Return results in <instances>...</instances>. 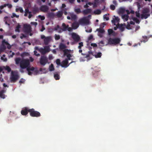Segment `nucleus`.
<instances>
[{
  "label": "nucleus",
  "instance_id": "obj_1",
  "mask_svg": "<svg viewBox=\"0 0 152 152\" xmlns=\"http://www.w3.org/2000/svg\"><path fill=\"white\" fill-rule=\"evenodd\" d=\"M15 61L17 65L20 64V67L22 69H27L30 65V61L28 59H21L20 57L16 58Z\"/></svg>",
  "mask_w": 152,
  "mask_h": 152
},
{
  "label": "nucleus",
  "instance_id": "obj_2",
  "mask_svg": "<svg viewBox=\"0 0 152 152\" xmlns=\"http://www.w3.org/2000/svg\"><path fill=\"white\" fill-rule=\"evenodd\" d=\"M150 11L149 8H144L142 11V14L141 15V18L146 19L149 17L150 15L149 13Z\"/></svg>",
  "mask_w": 152,
  "mask_h": 152
},
{
  "label": "nucleus",
  "instance_id": "obj_3",
  "mask_svg": "<svg viewBox=\"0 0 152 152\" xmlns=\"http://www.w3.org/2000/svg\"><path fill=\"white\" fill-rule=\"evenodd\" d=\"M121 40L118 38H110L108 40V43L110 45H116L120 43Z\"/></svg>",
  "mask_w": 152,
  "mask_h": 152
},
{
  "label": "nucleus",
  "instance_id": "obj_4",
  "mask_svg": "<svg viewBox=\"0 0 152 152\" xmlns=\"http://www.w3.org/2000/svg\"><path fill=\"white\" fill-rule=\"evenodd\" d=\"M19 76L17 72L13 71H11V75L10 77V80L12 82H15L18 79Z\"/></svg>",
  "mask_w": 152,
  "mask_h": 152
},
{
  "label": "nucleus",
  "instance_id": "obj_5",
  "mask_svg": "<svg viewBox=\"0 0 152 152\" xmlns=\"http://www.w3.org/2000/svg\"><path fill=\"white\" fill-rule=\"evenodd\" d=\"M30 115L31 116L33 117H39L41 116L40 113L37 111L35 110L33 108L30 109L29 110Z\"/></svg>",
  "mask_w": 152,
  "mask_h": 152
},
{
  "label": "nucleus",
  "instance_id": "obj_6",
  "mask_svg": "<svg viewBox=\"0 0 152 152\" xmlns=\"http://www.w3.org/2000/svg\"><path fill=\"white\" fill-rule=\"evenodd\" d=\"M26 70L28 71V74L30 75H31L32 73L31 71L34 72L35 73L37 74L38 72V71L37 68L32 66L31 67L30 65L28 66V67L27 68Z\"/></svg>",
  "mask_w": 152,
  "mask_h": 152
},
{
  "label": "nucleus",
  "instance_id": "obj_7",
  "mask_svg": "<svg viewBox=\"0 0 152 152\" xmlns=\"http://www.w3.org/2000/svg\"><path fill=\"white\" fill-rule=\"evenodd\" d=\"M48 61V59L46 56L45 55L42 56L39 59L40 64L42 66H45Z\"/></svg>",
  "mask_w": 152,
  "mask_h": 152
},
{
  "label": "nucleus",
  "instance_id": "obj_8",
  "mask_svg": "<svg viewBox=\"0 0 152 152\" xmlns=\"http://www.w3.org/2000/svg\"><path fill=\"white\" fill-rule=\"evenodd\" d=\"M50 48L49 46H45L44 48H40V52L42 54H45L50 51Z\"/></svg>",
  "mask_w": 152,
  "mask_h": 152
},
{
  "label": "nucleus",
  "instance_id": "obj_9",
  "mask_svg": "<svg viewBox=\"0 0 152 152\" xmlns=\"http://www.w3.org/2000/svg\"><path fill=\"white\" fill-rule=\"evenodd\" d=\"M70 50H69L67 49H65L63 50L64 55L66 56L67 58L65 59H67L68 61L69 60H71V57H72L71 54L70 53H70Z\"/></svg>",
  "mask_w": 152,
  "mask_h": 152
},
{
  "label": "nucleus",
  "instance_id": "obj_10",
  "mask_svg": "<svg viewBox=\"0 0 152 152\" xmlns=\"http://www.w3.org/2000/svg\"><path fill=\"white\" fill-rule=\"evenodd\" d=\"M72 37L75 42H77L80 41V36L75 33L72 34Z\"/></svg>",
  "mask_w": 152,
  "mask_h": 152
},
{
  "label": "nucleus",
  "instance_id": "obj_11",
  "mask_svg": "<svg viewBox=\"0 0 152 152\" xmlns=\"http://www.w3.org/2000/svg\"><path fill=\"white\" fill-rule=\"evenodd\" d=\"M24 31L26 33H29L31 31V28L30 25L25 24L24 25Z\"/></svg>",
  "mask_w": 152,
  "mask_h": 152
},
{
  "label": "nucleus",
  "instance_id": "obj_12",
  "mask_svg": "<svg viewBox=\"0 0 152 152\" xmlns=\"http://www.w3.org/2000/svg\"><path fill=\"white\" fill-rule=\"evenodd\" d=\"M62 28H61L58 31V32L59 33L62 32V31H65L67 30V27H69V25H66L65 23H63L62 24Z\"/></svg>",
  "mask_w": 152,
  "mask_h": 152
},
{
  "label": "nucleus",
  "instance_id": "obj_13",
  "mask_svg": "<svg viewBox=\"0 0 152 152\" xmlns=\"http://www.w3.org/2000/svg\"><path fill=\"white\" fill-rule=\"evenodd\" d=\"M30 110L27 107L23 108L21 111V114L23 115H26L29 112V110Z\"/></svg>",
  "mask_w": 152,
  "mask_h": 152
},
{
  "label": "nucleus",
  "instance_id": "obj_14",
  "mask_svg": "<svg viewBox=\"0 0 152 152\" xmlns=\"http://www.w3.org/2000/svg\"><path fill=\"white\" fill-rule=\"evenodd\" d=\"M69 65V64H68V61L66 59L63 61L61 64V66L62 67L66 68Z\"/></svg>",
  "mask_w": 152,
  "mask_h": 152
},
{
  "label": "nucleus",
  "instance_id": "obj_15",
  "mask_svg": "<svg viewBox=\"0 0 152 152\" xmlns=\"http://www.w3.org/2000/svg\"><path fill=\"white\" fill-rule=\"evenodd\" d=\"M79 22L80 24H84L88 25L89 23V20L85 18L80 19L79 20Z\"/></svg>",
  "mask_w": 152,
  "mask_h": 152
},
{
  "label": "nucleus",
  "instance_id": "obj_16",
  "mask_svg": "<svg viewBox=\"0 0 152 152\" xmlns=\"http://www.w3.org/2000/svg\"><path fill=\"white\" fill-rule=\"evenodd\" d=\"M39 9L41 11L46 12L48 11L49 10V7L46 5H42L41 6Z\"/></svg>",
  "mask_w": 152,
  "mask_h": 152
},
{
  "label": "nucleus",
  "instance_id": "obj_17",
  "mask_svg": "<svg viewBox=\"0 0 152 152\" xmlns=\"http://www.w3.org/2000/svg\"><path fill=\"white\" fill-rule=\"evenodd\" d=\"M118 28L121 32L123 31L125 29L126 25L125 23L119 24L118 23Z\"/></svg>",
  "mask_w": 152,
  "mask_h": 152
},
{
  "label": "nucleus",
  "instance_id": "obj_18",
  "mask_svg": "<svg viewBox=\"0 0 152 152\" xmlns=\"http://www.w3.org/2000/svg\"><path fill=\"white\" fill-rule=\"evenodd\" d=\"M51 40V37L50 36L46 37L44 39V42L45 45H48Z\"/></svg>",
  "mask_w": 152,
  "mask_h": 152
},
{
  "label": "nucleus",
  "instance_id": "obj_19",
  "mask_svg": "<svg viewBox=\"0 0 152 152\" xmlns=\"http://www.w3.org/2000/svg\"><path fill=\"white\" fill-rule=\"evenodd\" d=\"M56 15L54 12H50L47 14V16L48 18L53 19L54 18Z\"/></svg>",
  "mask_w": 152,
  "mask_h": 152
},
{
  "label": "nucleus",
  "instance_id": "obj_20",
  "mask_svg": "<svg viewBox=\"0 0 152 152\" xmlns=\"http://www.w3.org/2000/svg\"><path fill=\"white\" fill-rule=\"evenodd\" d=\"M6 92V90L3 89L0 91V97L3 99H5L6 95L4 94V93Z\"/></svg>",
  "mask_w": 152,
  "mask_h": 152
},
{
  "label": "nucleus",
  "instance_id": "obj_21",
  "mask_svg": "<svg viewBox=\"0 0 152 152\" xmlns=\"http://www.w3.org/2000/svg\"><path fill=\"white\" fill-rule=\"evenodd\" d=\"M114 17H115L114 19H113V20H112V22L114 24V25H116L115 24V23L116 22H118L119 21L120 19L118 17H116L115 16H114Z\"/></svg>",
  "mask_w": 152,
  "mask_h": 152
},
{
  "label": "nucleus",
  "instance_id": "obj_22",
  "mask_svg": "<svg viewBox=\"0 0 152 152\" xmlns=\"http://www.w3.org/2000/svg\"><path fill=\"white\" fill-rule=\"evenodd\" d=\"M91 11V9H87L83 11L82 12L83 14L85 15L90 13Z\"/></svg>",
  "mask_w": 152,
  "mask_h": 152
},
{
  "label": "nucleus",
  "instance_id": "obj_23",
  "mask_svg": "<svg viewBox=\"0 0 152 152\" xmlns=\"http://www.w3.org/2000/svg\"><path fill=\"white\" fill-rule=\"evenodd\" d=\"M149 37H148L147 36H142V39L140 40L141 42H143L144 43L147 42L148 40V39L149 38Z\"/></svg>",
  "mask_w": 152,
  "mask_h": 152
},
{
  "label": "nucleus",
  "instance_id": "obj_24",
  "mask_svg": "<svg viewBox=\"0 0 152 152\" xmlns=\"http://www.w3.org/2000/svg\"><path fill=\"white\" fill-rule=\"evenodd\" d=\"M32 11L34 14H36L37 13L39 12V9L37 7H34L33 8Z\"/></svg>",
  "mask_w": 152,
  "mask_h": 152
},
{
  "label": "nucleus",
  "instance_id": "obj_25",
  "mask_svg": "<svg viewBox=\"0 0 152 152\" xmlns=\"http://www.w3.org/2000/svg\"><path fill=\"white\" fill-rule=\"evenodd\" d=\"M63 12L62 11H58L56 15L58 18H60L63 15Z\"/></svg>",
  "mask_w": 152,
  "mask_h": 152
},
{
  "label": "nucleus",
  "instance_id": "obj_26",
  "mask_svg": "<svg viewBox=\"0 0 152 152\" xmlns=\"http://www.w3.org/2000/svg\"><path fill=\"white\" fill-rule=\"evenodd\" d=\"M3 43H5L6 45H7V48L9 49H10L11 48V46L9 44V43L7 41H5V40H3L2 41Z\"/></svg>",
  "mask_w": 152,
  "mask_h": 152
},
{
  "label": "nucleus",
  "instance_id": "obj_27",
  "mask_svg": "<svg viewBox=\"0 0 152 152\" xmlns=\"http://www.w3.org/2000/svg\"><path fill=\"white\" fill-rule=\"evenodd\" d=\"M66 47L65 45L62 43H60L59 46L60 49L62 50L66 48Z\"/></svg>",
  "mask_w": 152,
  "mask_h": 152
},
{
  "label": "nucleus",
  "instance_id": "obj_28",
  "mask_svg": "<svg viewBox=\"0 0 152 152\" xmlns=\"http://www.w3.org/2000/svg\"><path fill=\"white\" fill-rule=\"evenodd\" d=\"M79 26V24L77 22H74L72 24V27L75 29L77 28Z\"/></svg>",
  "mask_w": 152,
  "mask_h": 152
},
{
  "label": "nucleus",
  "instance_id": "obj_29",
  "mask_svg": "<svg viewBox=\"0 0 152 152\" xmlns=\"http://www.w3.org/2000/svg\"><path fill=\"white\" fill-rule=\"evenodd\" d=\"M96 31H98L99 33L101 34H103L105 32L103 28H97Z\"/></svg>",
  "mask_w": 152,
  "mask_h": 152
},
{
  "label": "nucleus",
  "instance_id": "obj_30",
  "mask_svg": "<svg viewBox=\"0 0 152 152\" xmlns=\"http://www.w3.org/2000/svg\"><path fill=\"white\" fill-rule=\"evenodd\" d=\"M54 77L56 80H58L60 79V77L59 74L58 73H55L54 75Z\"/></svg>",
  "mask_w": 152,
  "mask_h": 152
},
{
  "label": "nucleus",
  "instance_id": "obj_31",
  "mask_svg": "<svg viewBox=\"0 0 152 152\" xmlns=\"http://www.w3.org/2000/svg\"><path fill=\"white\" fill-rule=\"evenodd\" d=\"M74 11L77 14H79L81 12L80 9L79 8H75L74 9Z\"/></svg>",
  "mask_w": 152,
  "mask_h": 152
},
{
  "label": "nucleus",
  "instance_id": "obj_32",
  "mask_svg": "<svg viewBox=\"0 0 152 152\" xmlns=\"http://www.w3.org/2000/svg\"><path fill=\"white\" fill-rule=\"evenodd\" d=\"M16 12H18L19 11H20V12L23 13V8L22 7H19V8H17L15 10Z\"/></svg>",
  "mask_w": 152,
  "mask_h": 152
},
{
  "label": "nucleus",
  "instance_id": "obj_33",
  "mask_svg": "<svg viewBox=\"0 0 152 152\" xmlns=\"http://www.w3.org/2000/svg\"><path fill=\"white\" fill-rule=\"evenodd\" d=\"M94 13L95 14L99 15L101 13V11L100 10L97 9L94 11Z\"/></svg>",
  "mask_w": 152,
  "mask_h": 152
},
{
  "label": "nucleus",
  "instance_id": "obj_34",
  "mask_svg": "<svg viewBox=\"0 0 152 152\" xmlns=\"http://www.w3.org/2000/svg\"><path fill=\"white\" fill-rule=\"evenodd\" d=\"M49 70L50 71H53L54 69L53 65V64H51L50 65L49 67Z\"/></svg>",
  "mask_w": 152,
  "mask_h": 152
},
{
  "label": "nucleus",
  "instance_id": "obj_35",
  "mask_svg": "<svg viewBox=\"0 0 152 152\" xmlns=\"http://www.w3.org/2000/svg\"><path fill=\"white\" fill-rule=\"evenodd\" d=\"M108 34L110 35L114 33L115 32L111 29H109L108 30Z\"/></svg>",
  "mask_w": 152,
  "mask_h": 152
},
{
  "label": "nucleus",
  "instance_id": "obj_36",
  "mask_svg": "<svg viewBox=\"0 0 152 152\" xmlns=\"http://www.w3.org/2000/svg\"><path fill=\"white\" fill-rule=\"evenodd\" d=\"M20 25H18L15 28V31L19 32H20L19 29L20 28Z\"/></svg>",
  "mask_w": 152,
  "mask_h": 152
},
{
  "label": "nucleus",
  "instance_id": "obj_37",
  "mask_svg": "<svg viewBox=\"0 0 152 152\" xmlns=\"http://www.w3.org/2000/svg\"><path fill=\"white\" fill-rule=\"evenodd\" d=\"M91 69H94V70L96 72H99L100 71V69L99 68L96 66L94 67V68H92Z\"/></svg>",
  "mask_w": 152,
  "mask_h": 152
},
{
  "label": "nucleus",
  "instance_id": "obj_38",
  "mask_svg": "<svg viewBox=\"0 0 152 152\" xmlns=\"http://www.w3.org/2000/svg\"><path fill=\"white\" fill-rule=\"evenodd\" d=\"M122 18L124 19L126 21L128 20L129 18V16L127 15H124L122 16Z\"/></svg>",
  "mask_w": 152,
  "mask_h": 152
},
{
  "label": "nucleus",
  "instance_id": "obj_39",
  "mask_svg": "<svg viewBox=\"0 0 152 152\" xmlns=\"http://www.w3.org/2000/svg\"><path fill=\"white\" fill-rule=\"evenodd\" d=\"M102 55V54L101 52H98L95 55V57L96 58H100Z\"/></svg>",
  "mask_w": 152,
  "mask_h": 152
},
{
  "label": "nucleus",
  "instance_id": "obj_40",
  "mask_svg": "<svg viewBox=\"0 0 152 152\" xmlns=\"http://www.w3.org/2000/svg\"><path fill=\"white\" fill-rule=\"evenodd\" d=\"M28 12L29 9L28 8H27L25 9V14L24 15V16H25L26 17L27 16Z\"/></svg>",
  "mask_w": 152,
  "mask_h": 152
},
{
  "label": "nucleus",
  "instance_id": "obj_41",
  "mask_svg": "<svg viewBox=\"0 0 152 152\" xmlns=\"http://www.w3.org/2000/svg\"><path fill=\"white\" fill-rule=\"evenodd\" d=\"M60 38V36L59 35H57L56 34L55 35V39L56 40H58Z\"/></svg>",
  "mask_w": 152,
  "mask_h": 152
},
{
  "label": "nucleus",
  "instance_id": "obj_42",
  "mask_svg": "<svg viewBox=\"0 0 152 152\" xmlns=\"http://www.w3.org/2000/svg\"><path fill=\"white\" fill-rule=\"evenodd\" d=\"M71 17L72 19L74 20H76L77 18V16L76 15L74 14L71 15Z\"/></svg>",
  "mask_w": 152,
  "mask_h": 152
},
{
  "label": "nucleus",
  "instance_id": "obj_43",
  "mask_svg": "<svg viewBox=\"0 0 152 152\" xmlns=\"http://www.w3.org/2000/svg\"><path fill=\"white\" fill-rule=\"evenodd\" d=\"M5 69L8 72H10L11 71V69L9 66H6L5 68Z\"/></svg>",
  "mask_w": 152,
  "mask_h": 152
},
{
  "label": "nucleus",
  "instance_id": "obj_44",
  "mask_svg": "<svg viewBox=\"0 0 152 152\" xmlns=\"http://www.w3.org/2000/svg\"><path fill=\"white\" fill-rule=\"evenodd\" d=\"M79 46H78V48L79 49H81V48L83 46V43L82 42H79Z\"/></svg>",
  "mask_w": 152,
  "mask_h": 152
},
{
  "label": "nucleus",
  "instance_id": "obj_45",
  "mask_svg": "<svg viewBox=\"0 0 152 152\" xmlns=\"http://www.w3.org/2000/svg\"><path fill=\"white\" fill-rule=\"evenodd\" d=\"M61 28L58 25H57L56 27H55L54 29V30L58 31Z\"/></svg>",
  "mask_w": 152,
  "mask_h": 152
},
{
  "label": "nucleus",
  "instance_id": "obj_46",
  "mask_svg": "<svg viewBox=\"0 0 152 152\" xmlns=\"http://www.w3.org/2000/svg\"><path fill=\"white\" fill-rule=\"evenodd\" d=\"M56 63L58 65H60L61 64V61L59 59H56Z\"/></svg>",
  "mask_w": 152,
  "mask_h": 152
},
{
  "label": "nucleus",
  "instance_id": "obj_47",
  "mask_svg": "<svg viewBox=\"0 0 152 152\" xmlns=\"http://www.w3.org/2000/svg\"><path fill=\"white\" fill-rule=\"evenodd\" d=\"M125 28H126L128 29L129 30L131 29V28L130 27V25L129 23H128L127 25L125 27Z\"/></svg>",
  "mask_w": 152,
  "mask_h": 152
},
{
  "label": "nucleus",
  "instance_id": "obj_48",
  "mask_svg": "<svg viewBox=\"0 0 152 152\" xmlns=\"http://www.w3.org/2000/svg\"><path fill=\"white\" fill-rule=\"evenodd\" d=\"M110 8L112 10H114L115 8V6L113 5H111L110 6Z\"/></svg>",
  "mask_w": 152,
  "mask_h": 152
},
{
  "label": "nucleus",
  "instance_id": "obj_49",
  "mask_svg": "<svg viewBox=\"0 0 152 152\" xmlns=\"http://www.w3.org/2000/svg\"><path fill=\"white\" fill-rule=\"evenodd\" d=\"M34 54L35 55L37 56H40V54L39 53H37V52L36 50H34Z\"/></svg>",
  "mask_w": 152,
  "mask_h": 152
},
{
  "label": "nucleus",
  "instance_id": "obj_50",
  "mask_svg": "<svg viewBox=\"0 0 152 152\" xmlns=\"http://www.w3.org/2000/svg\"><path fill=\"white\" fill-rule=\"evenodd\" d=\"M103 18L104 19H105L106 20H109V17L107 16V15H105L103 16Z\"/></svg>",
  "mask_w": 152,
  "mask_h": 152
},
{
  "label": "nucleus",
  "instance_id": "obj_51",
  "mask_svg": "<svg viewBox=\"0 0 152 152\" xmlns=\"http://www.w3.org/2000/svg\"><path fill=\"white\" fill-rule=\"evenodd\" d=\"M134 20L137 23H139L140 22L139 20L137 18H134Z\"/></svg>",
  "mask_w": 152,
  "mask_h": 152
},
{
  "label": "nucleus",
  "instance_id": "obj_52",
  "mask_svg": "<svg viewBox=\"0 0 152 152\" xmlns=\"http://www.w3.org/2000/svg\"><path fill=\"white\" fill-rule=\"evenodd\" d=\"M38 16L41 20H44L45 19V17L44 16L39 15Z\"/></svg>",
  "mask_w": 152,
  "mask_h": 152
},
{
  "label": "nucleus",
  "instance_id": "obj_53",
  "mask_svg": "<svg viewBox=\"0 0 152 152\" xmlns=\"http://www.w3.org/2000/svg\"><path fill=\"white\" fill-rule=\"evenodd\" d=\"M62 11L65 15H66L67 14V12L66 11V9L63 10Z\"/></svg>",
  "mask_w": 152,
  "mask_h": 152
},
{
  "label": "nucleus",
  "instance_id": "obj_54",
  "mask_svg": "<svg viewBox=\"0 0 152 152\" xmlns=\"http://www.w3.org/2000/svg\"><path fill=\"white\" fill-rule=\"evenodd\" d=\"M136 15V16L140 18V14L139 12H135Z\"/></svg>",
  "mask_w": 152,
  "mask_h": 152
},
{
  "label": "nucleus",
  "instance_id": "obj_55",
  "mask_svg": "<svg viewBox=\"0 0 152 152\" xmlns=\"http://www.w3.org/2000/svg\"><path fill=\"white\" fill-rule=\"evenodd\" d=\"M6 7L7 6L9 8H11L12 7V6L11 4H5Z\"/></svg>",
  "mask_w": 152,
  "mask_h": 152
},
{
  "label": "nucleus",
  "instance_id": "obj_56",
  "mask_svg": "<svg viewBox=\"0 0 152 152\" xmlns=\"http://www.w3.org/2000/svg\"><path fill=\"white\" fill-rule=\"evenodd\" d=\"M25 82V80L23 78H21L19 81V83H24Z\"/></svg>",
  "mask_w": 152,
  "mask_h": 152
},
{
  "label": "nucleus",
  "instance_id": "obj_57",
  "mask_svg": "<svg viewBox=\"0 0 152 152\" xmlns=\"http://www.w3.org/2000/svg\"><path fill=\"white\" fill-rule=\"evenodd\" d=\"M53 59V57L52 54H50L49 56V59L51 60Z\"/></svg>",
  "mask_w": 152,
  "mask_h": 152
},
{
  "label": "nucleus",
  "instance_id": "obj_58",
  "mask_svg": "<svg viewBox=\"0 0 152 152\" xmlns=\"http://www.w3.org/2000/svg\"><path fill=\"white\" fill-rule=\"evenodd\" d=\"M1 59L2 60H3L4 61H5V62L7 61V58H4V57H1Z\"/></svg>",
  "mask_w": 152,
  "mask_h": 152
},
{
  "label": "nucleus",
  "instance_id": "obj_59",
  "mask_svg": "<svg viewBox=\"0 0 152 152\" xmlns=\"http://www.w3.org/2000/svg\"><path fill=\"white\" fill-rule=\"evenodd\" d=\"M92 31V30L91 28H89V30L87 29L86 30V32L88 33H90Z\"/></svg>",
  "mask_w": 152,
  "mask_h": 152
},
{
  "label": "nucleus",
  "instance_id": "obj_60",
  "mask_svg": "<svg viewBox=\"0 0 152 152\" xmlns=\"http://www.w3.org/2000/svg\"><path fill=\"white\" fill-rule=\"evenodd\" d=\"M91 45L92 46H93L94 47H96L97 46V45L96 43H91Z\"/></svg>",
  "mask_w": 152,
  "mask_h": 152
},
{
  "label": "nucleus",
  "instance_id": "obj_61",
  "mask_svg": "<svg viewBox=\"0 0 152 152\" xmlns=\"http://www.w3.org/2000/svg\"><path fill=\"white\" fill-rule=\"evenodd\" d=\"M6 7V5H5V4L3 5L0 6V9H2L4 8V7Z\"/></svg>",
  "mask_w": 152,
  "mask_h": 152
},
{
  "label": "nucleus",
  "instance_id": "obj_62",
  "mask_svg": "<svg viewBox=\"0 0 152 152\" xmlns=\"http://www.w3.org/2000/svg\"><path fill=\"white\" fill-rule=\"evenodd\" d=\"M93 38V36L92 35H91L88 37V39L90 40Z\"/></svg>",
  "mask_w": 152,
  "mask_h": 152
},
{
  "label": "nucleus",
  "instance_id": "obj_63",
  "mask_svg": "<svg viewBox=\"0 0 152 152\" xmlns=\"http://www.w3.org/2000/svg\"><path fill=\"white\" fill-rule=\"evenodd\" d=\"M31 24L34 25L36 26L37 25V23L36 22H31Z\"/></svg>",
  "mask_w": 152,
  "mask_h": 152
},
{
  "label": "nucleus",
  "instance_id": "obj_64",
  "mask_svg": "<svg viewBox=\"0 0 152 152\" xmlns=\"http://www.w3.org/2000/svg\"><path fill=\"white\" fill-rule=\"evenodd\" d=\"M119 11L121 12H124V9L123 8L120 9Z\"/></svg>",
  "mask_w": 152,
  "mask_h": 152
}]
</instances>
